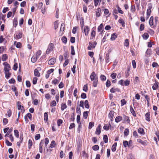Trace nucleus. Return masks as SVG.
I'll use <instances>...</instances> for the list:
<instances>
[{
  "mask_svg": "<svg viewBox=\"0 0 159 159\" xmlns=\"http://www.w3.org/2000/svg\"><path fill=\"white\" fill-rule=\"evenodd\" d=\"M28 118L30 120H32V115L30 113H27L26 115L25 116V119L26 122L28 123L29 122V120L28 119Z\"/></svg>",
  "mask_w": 159,
  "mask_h": 159,
  "instance_id": "10",
  "label": "nucleus"
},
{
  "mask_svg": "<svg viewBox=\"0 0 159 159\" xmlns=\"http://www.w3.org/2000/svg\"><path fill=\"white\" fill-rule=\"evenodd\" d=\"M84 104L86 108L88 109L89 108V106L88 100H86L85 101Z\"/></svg>",
  "mask_w": 159,
  "mask_h": 159,
  "instance_id": "36",
  "label": "nucleus"
},
{
  "mask_svg": "<svg viewBox=\"0 0 159 159\" xmlns=\"http://www.w3.org/2000/svg\"><path fill=\"white\" fill-rule=\"evenodd\" d=\"M121 106H122L126 103V101L125 99H123L121 100Z\"/></svg>",
  "mask_w": 159,
  "mask_h": 159,
  "instance_id": "55",
  "label": "nucleus"
},
{
  "mask_svg": "<svg viewBox=\"0 0 159 159\" xmlns=\"http://www.w3.org/2000/svg\"><path fill=\"white\" fill-rule=\"evenodd\" d=\"M101 125L100 124H99L96 129L95 134L97 135H99L101 133Z\"/></svg>",
  "mask_w": 159,
  "mask_h": 159,
  "instance_id": "11",
  "label": "nucleus"
},
{
  "mask_svg": "<svg viewBox=\"0 0 159 159\" xmlns=\"http://www.w3.org/2000/svg\"><path fill=\"white\" fill-rule=\"evenodd\" d=\"M118 22L119 23H120L123 26H125V23L124 21L122 19H120L119 20Z\"/></svg>",
  "mask_w": 159,
  "mask_h": 159,
  "instance_id": "46",
  "label": "nucleus"
},
{
  "mask_svg": "<svg viewBox=\"0 0 159 159\" xmlns=\"http://www.w3.org/2000/svg\"><path fill=\"white\" fill-rule=\"evenodd\" d=\"M89 44V45L87 49L89 50H91L95 48L97 45V42L96 41H94L93 42H90Z\"/></svg>",
  "mask_w": 159,
  "mask_h": 159,
  "instance_id": "4",
  "label": "nucleus"
},
{
  "mask_svg": "<svg viewBox=\"0 0 159 159\" xmlns=\"http://www.w3.org/2000/svg\"><path fill=\"white\" fill-rule=\"evenodd\" d=\"M106 86L107 87H109L111 85V82L109 80H107L106 83Z\"/></svg>",
  "mask_w": 159,
  "mask_h": 159,
  "instance_id": "49",
  "label": "nucleus"
},
{
  "mask_svg": "<svg viewBox=\"0 0 159 159\" xmlns=\"http://www.w3.org/2000/svg\"><path fill=\"white\" fill-rule=\"evenodd\" d=\"M120 91V89H119L116 87H112L110 90V92L113 93H115L116 92H119Z\"/></svg>",
  "mask_w": 159,
  "mask_h": 159,
  "instance_id": "14",
  "label": "nucleus"
},
{
  "mask_svg": "<svg viewBox=\"0 0 159 159\" xmlns=\"http://www.w3.org/2000/svg\"><path fill=\"white\" fill-rule=\"evenodd\" d=\"M94 5L97 7L101 2V0H94L93 1Z\"/></svg>",
  "mask_w": 159,
  "mask_h": 159,
  "instance_id": "35",
  "label": "nucleus"
},
{
  "mask_svg": "<svg viewBox=\"0 0 159 159\" xmlns=\"http://www.w3.org/2000/svg\"><path fill=\"white\" fill-rule=\"evenodd\" d=\"M43 4L42 2H39L38 3V8L39 9H41V8L43 6Z\"/></svg>",
  "mask_w": 159,
  "mask_h": 159,
  "instance_id": "59",
  "label": "nucleus"
},
{
  "mask_svg": "<svg viewBox=\"0 0 159 159\" xmlns=\"http://www.w3.org/2000/svg\"><path fill=\"white\" fill-rule=\"evenodd\" d=\"M5 139H7L8 137H9L10 140L11 142H13L14 141V138L12 136V134L11 133H9L7 132L5 135Z\"/></svg>",
  "mask_w": 159,
  "mask_h": 159,
  "instance_id": "9",
  "label": "nucleus"
},
{
  "mask_svg": "<svg viewBox=\"0 0 159 159\" xmlns=\"http://www.w3.org/2000/svg\"><path fill=\"white\" fill-rule=\"evenodd\" d=\"M76 121L80 125L79 126L80 127V125L81 124V123L80 122V115H77V118H76Z\"/></svg>",
  "mask_w": 159,
  "mask_h": 159,
  "instance_id": "37",
  "label": "nucleus"
},
{
  "mask_svg": "<svg viewBox=\"0 0 159 159\" xmlns=\"http://www.w3.org/2000/svg\"><path fill=\"white\" fill-rule=\"evenodd\" d=\"M3 65L4 66V71L5 74V77L8 79L10 77L11 74L9 72L11 69L10 66L6 62L4 63Z\"/></svg>",
  "mask_w": 159,
  "mask_h": 159,
  "instance_id": "1",
  "label": "nucleus"
},
{
  "mask_svg": "<svg viewBox=\"0 0 159 159\" xmlns=\"http://www.w3.org/2000/svg\"><path fill=\"white\" fill-rule=\"evenodd\" d=\"M90 77L91 80L93 81V86L94 87H97L98 83V77L97 75L93 71Z\"/></svg>",
  "mask_w": 159,
  "mask_h": 159,
  "instance_id": "2",
  "label": "nucleus"
},
{
  "mask_svg": "<svg viewBox=\"0 0 159 159\" xmlns=\"http://www.w3.org/2000/svg\"><path fill=\"white\" fill-rule=\"evenodd\" d=\"M103 140L105 143L108 142V137L107 135H105L103 137Z\"/></svg>",
  "mask_w": 159,
  "mask_h": 159,
  "instance_id": "53",
  "label": "nucleus"
},
{
  "mask_svg": "<svg viewBox=\"0 0 159 159\" xmlns=\"http://www.w3.org/2000/svg\"><path fill=\"white\" fill-rule=\"evenodd\" d=\"M63 121L61 119H59L57 121V125L58 126H60L62 123Z\"/></svg>",
  "mask_w": 159,
  "mask_h": 159,
  "instance_id": "52",
  "label": "nucleus"
},
{
  "mask_svg": "<svg viewBox=\"0 0 159 159\" xmlns=\"http://www.w3.org/2000/svg\"><path fill=\"white\" fill-rule=\"evenodd\" d=\"M96 32V31L94 30H93L91 32V39H94L95 36Z\"/></svg>",
  "mask_w": 159,
  "mask_h": 159,
  "instance_id": "31",
  "label": "nucleus"
},
{
  "mask_svg": "<svg viewBox=\"0 0 159 159\" xmlns=\"http://www.w3.org/2000/svg\"><path fill=\"white\" fill-rule=\"evenodd\" d=\"M130 110L131 112L133 115V116L135 117L136 116V114L135 111L131 106L130 107Z\"/></svg>",
  "mask_w": 159,
  "mask_h": 159,
  "instance_id": "23",
  "label": "nucleus"
},
{
  "mask_svg": "<svg viewBox=\"0 0 159 159\" xmlns=\"http://www.w3.org/2000/svg\"><path fill=\"white\" fill-rule=\"evenodd\" d=\"M104 25L102 23L99 26L98 28V30L99 32H100L102 34V33L103 31V29Z\"/></svg>",
  "mask_w": 159,
  "mask_h": 159,
  "instance_id": "12",
  "label": "nucleus"
},
{
  "mask_svg": "<svg viewBox=\"0 0 159 159\" xmlns=\"http://www.w3.org/2000/svg\"><path fill=\"white\" fill-rule=\"evenodd\" d=\"M89 113V112L87 111H84L83 113V117L84 119H86L87 118V117L88 116V114Z\"/></svg>",
  "mask_w": 159,
  "mask_h": 159,
  "instance_id": "44",
  "label": "nucleus"
},
{
  "mask_svg": "<svg viewBox=\"0 0 159 159\" xmlns=\"http://www.w3.org/2000/svg\"><path fill=\"white\" fill-rule=\"evenodd\" d=\"M5 143L8 146H10L12 145V143L8 141V139H5Z\"/></svg>",
  "mask_w": 159,
  "mask_h": 159,
  "instance_id": "42",
  "label": "nucleus"
},
{
  "mask_svg": "<svg viewBox=\"0 0 159 159\" xmlns=\"http://www.w3.org/2000/svg\"><path fill=\"white\" fill-rule=\"evenodd\" d=\"M44 120L47 122L48 120V113L45 112L44 113Z\"/></svg>",
  "mask_w": 159,
  "mask_h": 159,
  "instance_id": "43",
  "label": "nucleus"
},
{
  "mask_svg": "<svg viewBox=\"0 0 159 159\" xmlns=\"http://www.w3.org/2000/svg\"><path fill=\"white\" fill-rule=\"evenodd\" d=\"M150 113L147 112L145 114L146 120L148 121H150Z\"/></svg>",
  "mask_w": 159,
  "mask_h": 159,
  "instance_id": "28",
  "label": "nucleus"
},
{
  "mask_svg": "<svg viewBox=\"0 0 159 159\" xmlns=\"http://www.w3.org/2000/svg\"><path fill=\"white\" fill-rule=\"evenodd\" d=\"M57 105V103L55 100H53L51 103L50 106L52 107H55Z\"/></svg>",
  "mask_w": 159,
  "mask_h": 159,
  "instance_id": "51",
  "label": "nucleus"
},
{
  "mask_svg": "<svg viewBox=\"0 0 159 159\" xmlns=\"http://www.w3.org/2000/svg\"><path fill=\"white\" fill-rule=\"evenodd\" d=\"M28 144L29 149H31L33 145V142L31 139H29Z\"/></svg>",
  "mask_w": 159,
  "mask_h": 159,
  "instance_id": "27",
  "label": "nucleus"
},
{
  "mask_svg": "<svg viewBox=\"0 0 159 159\" xmlns=\"http://www.w3.org/2000/svg\"><path fill=\"white\" fill-rule=\"evenodd\" d=\"M158 82H157V83H154L152 87V89L154 90H156L158 88Z\"/></svg>",
  "mask_w": 159,
  "mask_h": 159,
  "instance_id": "32",
  "label": "nucleus"
},
{
  "mask_svg": "<svg viewBox=\"0 0 159 159\" xmlns=\"http://www.w3.org/2000/svg\"><path fill=\"white\" fill-rule=\"evenodd\" d=\"M49 142V140L48 138H45L44 140L43 139L39 143V152L42 153L43 152V146L44 143H45V146L46 147Z\"/></svg>",
  "mask_w": 159,
  "mask_h": 159,
  "instance_id": "3",
  "label": "nucleus"
},
{
  "mask_svg": "<svg viewBox=\"0 0 159 159\" xmlns=\"http://www.w3.org/2000/svg\"><path fill=\"white\" fill-rule=\"evenodd\" d=\"M61 40L63 43H66L67 39L66 37H63L61 38Z\"/></svg>",
  "mask_w": 159,
  "mask_h": 159,
  "instance_id": "62",
  "label": "nucleus"
},
{
  "mask_svg": "<svg viewBox=\"0 0 159 159\" xmlns=\"http://www.w3.org/2000/svg\"><path fill=\"white\" fill-rule=\"evenodd\" d=\"M138 132L141 134H143L144 133V129L142 128H139L138 130Z\"/></svg>",
  "mask_w": 159,
  "mask_h": 159,
  "instance_id": "58",
  "label": "nucleus"
},
{
  "mask_svg": "<svg viewBox=\"0 0 159 159\" xmlns=\"http://www.w3.org/2000/svg\"><path fill=\"white\" fill-rule=\"evenodd\" d=\"M71 54L73 55L75 54L74 48L73 46H71Z\"/></svg>",
  "mask_w": 159,
  "mask_h": 159,
  "instance_id": "40",
  "label": "nucleus"
},
{
  "mask_svg": "<svg viewBox=\"0 0 159 159\" xmlns=\"http://www.w3.org/2000/svg\"><path fill=\"white\" fill-rule=\"evenodd\" d=\"M37 80L38 78L37 77H34L33 79V84H36Z\"/></svg>",
  "mask_w": 159,
  "mask_h": 159,
  "instance_id": "41",
  "label": "nucleus"
},
{
  "mask_svg": "<svg viewBox=\"0 0 159 159\" xmlns=\"http://www.w3.org/2000/svg\"><path fill=\"white\" fill-rule=\"evenodd\" d=\"M42 53L41 51V50H39L37 51L34 55L37 58H39V56L41 55Z\"/></svg>",
  "mask_w": 159,
  "mask_h": 159,
  "instance_id": "29",
  "label": "nucleus"
},
{
  "mask_svg": "<svg viewBox=\"0 0 159 159\" xmlns=\"http://www.w3.org/2000/svg\"><path fill=\"white\" fill-rule=\"evenodd\" d=\"M137 141L138 142L140 143L141 144L143 145H145L147 144V143L146 141L144 142L140 139H137Z\"/></svg>",
  "mask_w": 159,
  "mask_h": 159,
  "instance_id": "24",
  "label": "nucleus"
},
{
  "mask_svg": "<svg viewBox=\"0 0 159 159\" xmlns=\"http://www.w3.org/2000/svg\"><path fill=\"white\" fill-rule=\"evenodd\" d=\"M14 135L16 138L19 137V132L17 130H14Z\"/></svg>",
  "mask_w": 159,
  "mask_h": 159,
  "instance_id": "45",
  "label": "nucleus"
},
{
  "mask_svg": "<svg viewBox=\"0 0 159 159\" xmlns=\"http://www.w3.org/2000/svg\"><path fill=\"white\" fill-rule=\"evenodd\" d=\"M56 145V143H55V142L54 140H52L51 142V144H50V146L51 148H54Z\"/></svg>",
  "mask_w": 159,
  "mask_h": 159,
  "instance_id": "39",
  "label": "nucleus"
},
{
  "mask_svg": "<svg viewBox=\"0 0 159 159\" xmlns=\"http://www.w3.org/2000/svg\"><path fill=\"white\" fill-rule=\"evenodd\" d=\"M14 44L16 46V48H20L22 46V44L21 43L17 42L16 41L14 42Z\"/></svg>",
  "mask_w": 159,
  "mask_h": 159,
  "instance_id": "19",
  "label": "nucleus"
},
{
  "mask_svg": "<svg viewBox=\"0 0 159 159\" xmlns=\"http://www.w3.org/2000/svg\"><path fill=\"white\" fill-rule=\"evenodd\" d=\"M152 50L151 49H148L146 52V56L149 57L151 55L152 53Z\"/></svg>",
  "mask_w": 159,
  "mask_h": 159,
  "instance_id": "21",
  "label": "nucleus"
},
{
  "mask_svg": "<svg viewBox=\"0 0 159 159\" xmlns=\"http://www.w3.org/2000/svg\"><path fill=\"white\" fill-rule=\"evenodd\" d=\"M54 47V44L53 43H50L49 44L48 48L46 51V53L48 54L52 51Z\"/></svg>",
  "mask_w": 159,
  "mask_h": 159,
  "instance_id": "7",
  "label": "nucleus"
},
{
  "mask_svg": "<svg viewBox=\"0 0 159 159\" xmlns=\"http://www.w3.org/2000/svg\"><path fill=\"white\" fill-rule=\"evenodd\" d=\"M59 82V80L57 79H55L52 80V83L54 84H57Z\"/></svg>",
  "mask_w": 159,
  "mask_h": 159,
  "instance_id": "54",
  "label": "nucleus"
},
{
  "mask_svg": "<svg viewBox=\"0 0 159 159\" xmlns=\"http://www.w3.org/2000/svg\"><path fill=\"white\" fill-rule=\"evenodd\" d=\"M152 66L153 67H157L159 66L158 64L155 62H153L152 64Z\"/></svg>",
  "mask_w": 159,
  "mask_h": 159,
  "instance_id": "63",
  "label": "nucleus"
},
{
  "mask_svg": "<svg viewBox=\"0 0 159 159\" xmlns=\"http://www.w3.org/2000/svg\"><path fill=\"white\" fill-rule=\"evenodd\" d=\"M17 109L18 110H20V112L23 113L25 111V109L24 107L21 105V103L18 101L17 103Z\"/></svg>",
  "mask_w": 159,
  "mask_h": 159,
  "instance_id": "8",
  "label": "nucleus"
},
{
  "mask_svg": "<svg viewBox=\"0 0 159 159\" xmlns=\"http://www.w3.org/2000/svg\"><path fill=\"white\" fill-rule=\"evenodd\" d=\"M92 148L94 151H97L99 149V147L98 145H95L92 147Z\"/></svg>",
  "mask_w": 159,
  "mask_h": 159,
  "instance_id": "38",
  "label": "nucleus"
},
{
  "mask_svg": "<svg viewBox=\"0 0 159 159\" xmlns=\"http://www.w3.org/2000/svg\"><path fill=\"white\" fill-rule=\"evenodd\" d=\"M34 75L36 77H39L40 76V74L37 69H35L34 71Z\"/></svg>",
  "mask_w": 159,
  "mask_h": 159,
  "instance_id": "17",
  "label": "nucleus"
},
{
  "mask_svg": "<svg viewBox=\"0 0 159 159\" xmlns=\"http://www.w3.org/2000/svg\"><path fill=\"white\" fill-rule=\"evenodd\" d=\"M117 37V35L116 34L114 33L112 34L111 38V40L112 41L114 40Z\"/></svg>",
  "mask_w": 159,
  "mask_h": 159,
  "instance_id": "22",
  "label": "nucleus"
},
{
  "mask_svg": "<svg viewBox=\"0 0 159 159\" xmlns=\"http://www.w3.org/2000/svg\"><path fill=\"white\" fill-rule=\"evenodd\" d=\"M7 56L6 54H4V55H3L2 58V61H5L7 59Z\"/></svg>",
  "mask_w": 159,
  "mask_h": 159,
  "instance_id": "61",
  "label": "nucleus"
},
{
  "mask_svg": "<svg viewBox=\"0 0 159 159\" xmlns=\"http://www.w3.org/2000/svg\"><path fill=\"white\" fill-rule=\"evenodd\" d=\"M101 10L100 8H98L96 11V16L99 17L101 16Z\"/></svg>",
  "mask_w": 159,
  "mask_h": 159,
  "instance_id": "16",
  "label": "nucleus"
},
{
  "mask_svg": "<svg viewBox=\"0 0 159 159\" xmlns=\"http://www.w3.org/2000/svg\"><path fill=\"white\" fill-rule=\"evenodd\" d=\"M123 144L124 147L125 148H126L127 146L129 145L128 142L126 140L124 141L123 142Z\"/></svg>",
  "mask_w": 159,
  "mask_h": 159,
  "instance_id": "50",
  "label": "nucleus"
},
{
  "mask_svg": "<svg viewBox=\"0 0 159 159\" xmlns=\"http://www.w3.org/2000/svg\"><path fill=\"white\" fill-rule=\"evenodd\" d=\"M67 107V106L66 103H62L61 104V109L62 111H63Z\"/></svg>",
  "mask_w": 159,
  "mask_h": 159,
  "instance_id": "25",
  "label": "nucleus"
},
{
  "mask_svg": "<svg viewBox=\"0 0 159 159\" xmlns=\"http://www.w3.org/2000/svg\"><path fill=\"white\" fill-rule=\"evenodd\" d=\"M117 143H115L111 147L112 151L113 152H114L116 151V147L117 146Z\"/></svg>",
  "mask_w": 159,
  "mask_h": 159,
  "instance_id": "26",
  "label": "nucleus"
},
{
  "mask_svg": "<svg viewBox=\"0 0 159 159\" xmlns=\"http://www.w3.org/2000/svg\"><path fill=\"white\" fill-rule=\"evenodd\" d=\"M124 85L125 86H128L130 84V81L129 80H126L124 81Z\"/></svg>",
  "mask_w": 159,
  "mask_h": 159,
  "instance_id": "47",
  "label": "nucleus"
},
{
  "mask_svg": "<svg viewBox=\"0 0 159 159\" xmlns=\"http://www.w3.org/2000/svg\"><path fill=\"white\" fill-rule=\"evenodd\" d=\"M38 58H37L34 55L32 57L31 59V61L33 63H34L36 62Z\"/></svg>",
  "mask_w": 159,
  "mask_h": 159,
  "instance_id": "33",
  "label": "nucleus"
},
{
  "mask_svg": "<svg viewBox=\"0 0 159 159\" xmlns=\"http://www.w3.org/2000/svg\"><path fill=\"white\" fill-rule=\"evenodd\" d=\"M83 32L84 33L86 36H88L90 31L89 27L88 26H85L83 29H81Z\"/></svg>",
  "mask_w": 159,
  "mask_h": 159,
  "instance_id": "5",
  "label": "nucleus"
},
{
  "mask_svg": "<svg viewBox=\"0 0 159 159\" xmlns=\"http://www.w3.org/2000/svg\"><path fill=\"white\" fill-rule=\"evenodd\" d=\"M142 37L144 39L146 40L149 37V35L147 33H145L142 35Z\"/></svg>",
  "mask_w": 159,
  "mask_h": 159,
  "instance_id": "30",
  "label": "nucleus"
},
{
  "mask_svg": "<svg viewBox=\"0 0 159 159\" xmlns=\"http://www.w3.org/2000/svg\"><path fill=\"white\" fill-rule=\"evenodd\" d=\"M22 33L21 32H18L15 34L14 37L15 39L18 40L22 38Z\"/></svg>",
  "mask_w": 159,
  "mask_h": 159,
  "instance_id": "6",
  "label": "nucleus"
},
{
  "mask_svg": "<svg viewBox=\"0 0 159 159\" xmlns=\"http://www.w3.org/2000/svg\"><path fill=\"white\" fill-rule=\"evenodd\" d=\"M154 18L153 16H151L149 19V23L151 26L154 27V24L153 22Z\"/></svg>",
  "mask_w": 159,
  "mask_h": 159,
  "instance_id": "15",
  "label": "nucleus"
},
{
  "mask_svg": "<svg viewBox=\"0 0 159 159\" xmlns=\"http://www.w3.org/2000/svg\"><path fill=\"white\" fill-rule=\"evenodd\" d=\"M129 41L128 39H125V42L124 43V45L126 46V47H128L129 46Z\"/></svg>",
  "mask_w": 159,
  "mask_h": 159,
  "instance_id": "34",
  "label": "nucleus"
},
{
  "mask_svg": "<svg viewBox=\"0 0 159 159\" xmlns=\"http://www.w3.org/2000/svg\"><path fill=\"white\" fill-rule=\"evenodd\" d=\"M124 119H125V120L128 123H129V122L130 121V120H129V117H128V116H125Z\"/></svg>",
  "mask_w": 159,
  "mask_h": 159,
  "instance_id": "64",
  "label": "nucleus"
},
{
  "mask_svg": "<svg viewBox=\"0 0 159 159\" xmlns=\"http://www.w3.org/2000/svg\"><path fill=\"white\" fill-rule=\"evenodd\" d=\"M65 24L64 23L61 24V27L60 28V30L61 31H63L65 29Z\"/></svg>",
  "mask_w": 159,
  "mask_h": 159,
  "instance_id": "56",
  "label": "nucleus"
},
{
  "mask_svg": "<svg viewBox=\"0 0 159 159\" xmlns=\"http://www.w3.org/2000/svg\"><path fill=\"white\" fill-rule=\"evenodd\" d=\"M145 28L144 25L143 24H141L140 25V27L139 28V30L140 31H142L144 30Z\"/></svg>",
  "mask_w": 159,
  "mask_h": 159,
  "instance_id": "60",
  "label": "nucleus"
},
{
  "mask_svg": "<svg viewBox=\"0 0 159 159\" xmlns=\"http://www.w3.org/2000/svg\"><path fill=\"white\" fill-rule=\"evenodd\" d=\"M56 61V59L55 58H52L48 61V63L50 65H53L55 63Z\"/></svg>",
  "mask_w": 159,
  "mask_h": 159,
  "instance_id": "13",
  "label": "nucleus"
},
{
  "mask_svg": "<svg viewBox=\"0 0 159 159\" xmlns=\"http://www.w3.org/2000/svg\"><path fill=\"white\" fill-rule=\"evenodd\" d=\"M94 126V123L93 122H90L89 125V129H91Z\"/></svg>",
  "mask_w": 159,
  "mask_h": 159,
  "instance_id": "57",
  "label": "nucleus"
},
{
  "mask_svg": "<svg viewBox=\"0 0 159 159\" xmlns=\"http://www.w3.org/2000/svg\"><path fill=\"white\" fill-rule=\"evenodd\" d=\"M114 112L113 111H110L109 114V117L110 118L111 121L113 120Z\"/></svg>",
  "mask_w": 159,
  "mask_h": 159,
  "instance_id": "18",
  "label": "nucleus"
},
{
  "mask_svg": "<svg viewBox=\"0 0 159 159\" xmlns=\"http://www.w3.org/2000/svg\"><path fill=\"white\" fill-rule=\"evenodd\" d=\"M129 130L128 129H125L124 131V135L126 136H127L129 134Z\"/></svg>",
  "mask_w": 159,
  "mask_h": 159,
  "instance_id": "48",
  "label": "nucleus"
},
{
  "mask_svg": "<svg viewBox=\"0 0 159 159\" xmlns=\"http://www.w3.org/2000/svg\"><path fill=\"white\" fill-rule=\"evenodd\" d=\"M122 117L121 116H117L115 119V121L116 123H118L122 120Z\"/></svg>",
  "mask_w": 159,
  "mask_h": 159,
  "instance_id": "20",
  "label": "nucleus"
}]
</instances>
